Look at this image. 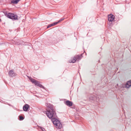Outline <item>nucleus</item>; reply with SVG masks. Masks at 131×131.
Masks as SVG:
<instances>
[{
    "label": "nucleus",
    "instance_id": "f257e3e1",
    "mask_svg": "<svg viewBox=\"0 0 131 131\" xmlns=\"http://www.w3.org/2000/svg\"><path fill=\"white\" fill-rule=\"evenodd\" d=\"M46 105L50 108V109L46 111V114L47 116L50 118H55L56 117V114L53 108L49 104L46 103Z\"/></svg>",
    "mask_w": 131,
    "mask_h": 131
},
{
    "label": "nucleus",
    "instance_id": "f03ea898",
    "mask_svg": "<svg viewBox=\"0 0 131 131\" xmlns=\"http://www.w3.org/2000/svg\"><path fill=\"white\" fill-rule=\"evenodd\" d=\"M51 121L56 128L60 129L62 127V124L57 119L53 118L51 119Z\"/></svg>",
    "mask_w": 131,
    "mask_h": 131
},
{
    "label": "nucleus",
    "instance_id": "7ed1b4c3",
    "mask_svg": "<svg viewBox=\"0 0 131 131\" xmlns=\"http://www.w3.org/2000/svg\"><path fill=\"white\" fill-rule=\"evenodd\" d=\"M5 16L10 19L12 20H16L18 19V16L12 13H5Z\"/></svg>",
    "mask_w": 131,
    "mask_h": 131
},
{
    "label": "nucleus",
    "instance_id": "20e7f679",
    "mask_svg": "<svg viewBox=\"0 0 131 131\" xmlns=\"http://www.w3.org/2000/svg\"><path fill=\"white\" fill-rule=\"evenodd\" d=\"M29 79L32 83H34L36 85L40 87L43 88L44 87L38 81L32 78L31 77H29Z\"/></svg>",
    "mask_w": 131,
    "mask_h": 131
},
{
    "label": "nucleus",
    "instance_id": "39448f33",
    "mask_svg": "<svg viewBox=\"0 0 131 131\" xmlns=\"http://www.w3.org/2000/svg\"><path fill=\"white\" fill-rule=\"evenodd\" d=\"M114 16L112 14H110L108 16V20L110 21H112L114 19Z\"/></svg>",
    "mask_w": 131,
    "mask_h": 131
},
{
    "label": "nucleus",
    "instance_id": "423d86ee",
    "mask_svg": "<svg viewBox=\"0 0 131 131\" xmlns=\"http://www.w3.org/2000/svg\"><path fill=\"white\" fill-rule=\"evenodd\" d=\"M9 74L10 77H12L16 76V74L14 72L13 70L9 71Z\"/></svg>",
    "mask_w": 131,
    "mask_h": 131
},
{
    "label": "nucleus",
    "instance_id": "0eeeda50",
    "mask_svg": "<svg viewBox=\"0 0 131 131\" xmlns=\"http://www.w3.org/2000/svg\"><path fill=\"white\" fill-rule=\"evenodd\" d=\"M29 107V106L28 104H25L23 107V110L24 111H27Z\"/></svg>",
    "mask_w": 131,
    "mask_h": 131
},
{
    "label": "nucleus",
    "instance_id": "6e6552de",
    "mask_svg": "<svg viewBox=\"0 0 131 131\" xmlns=\"http://www.w3.org/2000/svg\"><path fill=\"white\" fill-rule=\"evenodd\" d=\"M65 104L66 105L69 106H72L73 104L72 102L69 101H66L65 102Z\"/></svg>",
    "mask_w": 131,
    "mask_h": 131
},
{
    "label": "nucleus",
    "instance_id": "1a4fd4ad",
    "mask_svg": "<svg viewBox=\"0 0 131 131\" xmlns=\"http://www.w3.org/2000/svg\"><path fill=\"white\" fill-rule=\"evenodd\" d=\"M131 86V80L129 81H128L126 83V87L127 88H129Z\"/></svg>",
    "mask_w": 131,
    "mask_h": 131
},
{
    "label": "nucleus",
    "instance_id": "9d476101",
    "mask_svg": "<svg viewBox=\"0 0 131 131\" xmlns=\"http://www.w3.org/2000/svg\"><path fill=\"white\" fill-rule=\"evenodd\" d=\"M76 60H77V58H76V57H75L73 58L72 60H69V62L70 63L72 62L74 63L76 62Z\"/></svg>",
    "mask_w": 131,
    "mask_h": 131
},
{
    "label": "nucleus",
    "instance_id": "9b49d317",
    "mask_svg": "<svg viewBox=\"0 0 131 131\" xmlns=\"http://www.w3.org/2000/svg\"><path fill=\"white\" fill-rule=\"evenodd\" d=\"M20 0H13L11 1V3L13 4H17Z\"/></svg>",
    "mask_w": 131,
    "mask_h": 131
},
{
    "label": "nucleus",
    "instance_id": "f8f14e48",
    "mask_svg": "<svg viewBox=\"0 0 131 131\" xmlns=\"http://www.w3.org/2000/svg\"><path fill=\"white\" fill-rule=\"evenodd\" d=\"M76 58H77V59L78 60H79L81 59V56H77L76 57H75Z\"/></svg>",
    "mask_w": 131,
    "mask_h": 131
},
{
    "label": "nucleus",
    "instance_id": "ddd939ff",
    "mask_svg": "<svg viewBox=\"0 0 131 131\" xmlns=\"http://www.w3.org/2000/svg\"><path fill=\"white\" fill-rule=\"evenodd\" d=\"M19 118L20 120H22L24 119V117L22 116H20Z\"/></svg>",
    "mask_w": 131,
    "mask_h": 131
},
{
    "label": "nucleus",
    "instance_id": "4468645a",
    "mask_svg": "<svg viewBox=\"0 0 131 131\" xmlns=\"http://www.w3.org/2000/svg\"><path fill=\"white\" fill-rule=\"evenodd\" d=\"M53 26V23L52 24H50L47 27V28H50L52 26Z\"/></svg>",
    "mask_w": 131,
    "mask_h": 131
},
{
    "label": "nucleus",
    "instance_id": "2eb2a0df",
    "mask_svg": "<svg viewBox=\"0 0 131 131\" xmlns=\"http://www.w3.org/2000/svg\"><path fill=\"white\" fill-rule=\"evenodd\" d=\"M64 19V18H62L61 19H60L59 21L58 22L59 23L61 21L63 20Z\"/></svg>",
    "mask_w": 131,
    "mask_h": 131
},
{
    "label": "nucleus",
    "instance_id": "dca6fc26",
    "mask_svg": "<svg viewBox=\"0 0 131 131\" xmlns=\"http://www.w3.org/2000/svg\"><path fill=\"white\" fill-rule=\"evenodd\" d=\"M40 128L41 129L42 131H46L45 129L43 128L40 127Z\"/></svg>",
    "mask_w": 131,
    "mask_h": 131
},
{
    "label": "nucleus",
    "instance_id": "f3484780",
    "mask_svg": "<svg viewBox=\"0 0 131 131\" xmlns=\"http://www.w3.org/2000/svg\"><path fill=\"white\" fill-rule=\"evenodd\" d=\"M58 23H59L58 21L56 22L53 23V26H54L56 25Z\"/></svg>",
    "mask_w": 131,
    "mask_h": 131
},
{
    "label": "nucleus",
    "instance_id": "a211bd4d",
    "mask_svg": "<svg viewBox=\"0 0 131 131\" xmlns=\"http://www.w3.org/2000/svg\"><path fill=\"white\" fill-rule=\"evenodd\" d=\"M92 97H91L90 98V100H95V98H92Z\"/></svg>",
    "mask_w": 131,
    "mask_h": 131
}]
</instances>
